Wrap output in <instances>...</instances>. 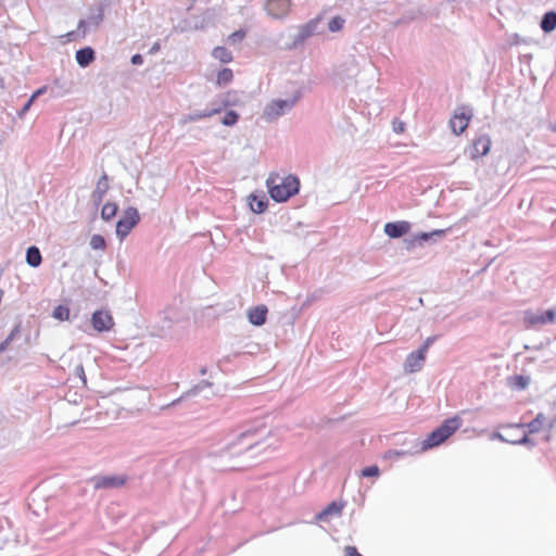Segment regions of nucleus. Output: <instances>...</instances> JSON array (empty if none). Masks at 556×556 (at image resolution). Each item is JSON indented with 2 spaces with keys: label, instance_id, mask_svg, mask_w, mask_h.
I'll return each mask as SVG.
<instances>
[{
  "label": "nucleus",
  "instance_id": "nucleus-1",
  "mask_svg": "<svg viewBox=\"0 0 556 556\" xmlns=\"http://www.w3.org/2000/svg\"><path fill=\"white\" fill-rule=\"evenodd\" d=\"M268 193L276 202H285L292 195L296 194L300 189V180L298 177L289 175L280 178L278 175H269L266 180Z\"/></svg>",
  "mask_w": 556,
  "mask_h": 556
},
{
  "label": "nucleus",
  "instance_id": "nucleus-2",
  "mask_svg": "<svg viewBox=\"0 0 556 556\" xmlns=\"http://www.w3.org/2000/svg\"><path fill=\"white\" fill-rule=\"evenodd\" d=\"M302 91L298 90L294 96L287 100L275 99L267 103L263 110L262 118L267 123L276 122L280 116L290 112L301 99Z\"/></svg>",
  "mask_w": 556,
  "mask_h": 556
},
{
  "label": "nucleus",
  "instance_id": "nucleus-3",
  "mask_svg": "<svg viewBox=\"0 0 556 556\" xmlns=\"http://www.w3.org/2000/svg\"><path fill=\"white\" fill-rule=\"evenodd\" d=\"M359 73V66L354 58H351L343 62L334 73L336 84L348 87L354 83V79Z\"/></svg>",
  "mask_w": 556,
  "mask_h": 556
},
{
  "label": "nucleus",
  "instance_id": "nucleus-4",
  "mask_svg": "<svg viewBox=\"0 0 556 556\" xmlns=\"http://www.w3.org/2000/svg\"><path fill=\"white\" fill-rule=\"evenodd\" d=\"M140 216L135 207H127L123 216L116 223V236L123 240L139 223Z\"/></svg>",
  "mask_w": 556,
  "mask_h": 556
},
{
  "label": "nucleus",
  "instance_id": "nucleus-5",
  "mask_svg": "<svg viewBox=\"0 0 556 556\" xmlns=\"http://www.w3.org/2000/svg\"><path fill=\"white\" fill-rule=\"evenodd\" d=\"M473 116L472 109L468 105H462L456 109L453 117L450 119V126L455 135H460L468 126V122Z\"/></svg>",
  "mask_w": 556,
  "mask_h": 556
},
{
  "label": "nucleus",
  "instance_id": "nucleus-6",
  "mask_svg": "<svg viewBox=\"0 0 556 556\" xmlns=\"http://www.w3.org/2000/svg\"><path fill=\"white\" fill-rule=\"evenodd\" d=\"M321 23L323 17L318 15L306 24L300 26L298 33L294 35L293 43L299 45L314 35L324 33L325 27L321 26Z\"/></svg>",
  "mask_w": 556,
  "mask_h": 556
},
{
  "label": "nucleus",
  "instance_id": "nucleus-7",
  "mask_svg": "<svg viewBox=\"0 0 556 556\" xmlns=\"http://www.w3.org/2000/svg\"><path fill=\"white\" fill-rule=\"evenodd\" d=\"M227 105V102H223L220 105H216L215 103H212V108L210 109H204V110H197L192 113H189V114H186L184 115L180 121H179V124L180 125H186L187 123H190V122H197V121H200L202 118H207V117H211L215 114H218L222 112V110Z\"/></svg>",
  "mask_w": 556,
  "mask_h": 556
},
{
  "label": "nucleus",
  "instance_id": "nucleus-8",
  "mask_svg": "<svg viewBox=\"0 0 556 556\" xmlns=\"http://www.w3.org/2000/svg\"><path fill=\"white\" fill-rule=\"evenodd\" d=\"M91 325L98 332L110 331L114 327V319L109 311L99 309L92 314Z\"/></svg>",
  "mask_w": 556,
  "mask_h": 556
},
{
  "label": "nucleus",
  "instance_id": "nucleus-9",
  "mask_svg": "<svg viewBox=\"0 0 556 556\" xmlns=\"http://www.w3.org/2000/svg\"><path fill=\"white\" fill-rule=\"evenodd\" d=\"M128 478L124 475L118 476H97L92 478L96 489H115L126 484Z\"/></svg>",
  "mask_w": 556,
  "mask_h": 556
},
{
  "label": "nucleus",
  "instance_id": "nucleus-10",
  "mask_svg": "<svg viewBox=\"0 0 556 556\" xmlns=\"http://www.w3.org/2000/svg\"><path fill=\"white\" fill-rule=\"evenodd\" d=\"M490 148H491L490 137L488 135H480L473 140L472 146L469 149V156L472 160H475L479 156H484L489 153Z\"/></svg>",
  "mask_w": 556,
  "mask_h": 556
},
{
  "label": "nucleus",
  "instance_id": "nucleus-11",
  "mask_svg": "<svg viewBox=\"0 0 556 556\" xmlns=\"http://www.w3.org/2000/svg\"><path fill=\"white\" fill-rule=\"evenodd\" d=\"M265 9L271 17L282 18L289 12L290 0H267Z\"/></svg>",
  "mask_w": 556,
  "mask_h": 556
},
{
  "label": "nucleus",
  "instance_id": "nucleus-12",
  "mask_svg": "<svg viewBox=\"0 0 556 556\" xmlns=\"http://www.w3.org/2000/svg\"><path fill=\"white\" fill-rule=\"evenodd\" d=\"M462 424L463 420L459 416H453L448 419H445L443 424L437 429L440 431L441 435L446 441L460 428Z\"/></svg>",
  "mask_w": 556,
  "mask_h": 556
},
{
  "label": "nucleus",
  "instance_id": "nucleus-13",
  "mask_svg": "<svg viewBox=\"0 0 556 556\" xmlns=\"http://www.w3.org/2000/svg\"><path fill=\"white\" fill-rule=\"evenodd\" d=\"M426 355H424L418 350L415 352H412L407 355L405 363H404V369L406 372H416L419 371L425 363Z\"/></svg>",
  "mask_w": 556,
  "mask_h": 556
},
{
  "label": "nucleus",
  "instance_id": "nucleus-14",
  "mask_svg": "<svg viewBox=\"0 0 556 556\" xmlns=\"http://www.w3.org/2000/svg\"><path fill=\"white\" fill-rule=\"evenodd\" d=\"M410 229V224L408 222H393L387 223L384 225V232L393 239L401 238L406 235Z\"/></svg>",
  "mask_w": 556,
  "mask_h": 556
},
{
  "label": "nucleus",
  "instance_id": "nucleus-15",
  "mask_svg": "<svg viewBox=\"0 0 556 556\" xmlns=\"http://www.w3.org/2000/svg\"><path fill=\"white\" fill-rule=\"evenodd\" d=\"M523 324L526 328H535L549 324L546 318V311L542 313L526 311L523 315Z\"/></svg>",
  "mask_w": 556,
  "mask_h": 556
},
{
  "label": "nucleus",
  "instance_id": "nucleus-16",
  "mask_svg": "<svg viewBox=\"0 0 556 556\" xmlns=\"http://www.w3.org/2000/svg\"><path fill=\"white\" fill-rule=\"evenodd\" d=\"M267 313L268 309L265 305L254 306L248 312L249 321L254 326H262L266 321Z\"/></svg>",
  "mask_w": 556,
  "mask_h": 556
},
{
  "label": "nucleus",
  "instance_id": "nucleus-17",
  "mask_svg": "<svg viewBox=\"0 0 556 556\" xmlns=\"http://www.w3.org/2000/svg\"><path fill=\"white\" fill-rule=\"evenodd\" d=\"M109 190L108 176L104 173L98 180L97 187L91 194V200L94 205H99L103 200V197Z\"/></svg>",
  "mask_w": 556,
  "mask_h": 556
},
{
  "label": "nucleus",
  "instance_id": "nucleus-18",
  "mask_svg": "<svg viewBox=\"0 0 556 556\" xmlns=\"http://www.w3.org/2000/svg\"><path fill=\"white\" fill-rule=\"evenodd\" d=\"M256 433V429L245 430L236 437V441L232 444H243L244 450L251 448L257 443Z\"/></svg>",
  "mask_w": 556,
  "mask_h": 556
},
{
  "label": "nucleus",
  "instance_id": "nucleus-19",
  "mask_svg": "<svg viewBox=\"0 0 556 556\" xmlns=\"http://www.w3.org/2000/svg\"><path fill=\"white\" fill-rule=\"evenodd\" d=\"M446 230H443V229H437V230H433L431 232H421L419 235H417L408 244V249L410 247H414L415 243H419L421 244L422 242H427L429 240H438V239H441L444 237Z\"/></svg>",
  "mask_w": 556,
  "mask_h": 556
},
{
  "label": "nucleus",
  "instance_id": "nucleus-20",
  "mask_svg": "<svg viewBox=\"0 0 556 556\" xmlns=\"http://www.w3.org/2000/svg\"><path fill=\"white\" fill-rule=\"evenodd\" d=\"M75 58L79 66L87 67L94 60V51L90 47H85L76 51Z\"/></svg>",
  "mask_w": 556,
  "mask_h": 556
},
{
  "label": "nucleus",
  "instance_id": "nucleus-21",
  "mask_svg": "<svg viewBox=\"0 0 556 556\" xmlns=\"http://www.w3.org/2000/svg\"><path fill=\"white\" fill-rule=\"evenodd\" d=\"M445 442L438 429L431 431L421 443V450L427 451Z\"/></svg>",
  "mask_w": 556,
  "mask_h": 556
},
{
  "label": "nucleus",
  "instance_id": "nucleus-22",
  "mask_svg": "<svg viewBox=\"0 0 556 556\" xmlns=\"http://www.w3.org/2000/svg\"><path fill=\"white\" fill-rule=\"evenodd\" d=\"M250 207L254 213L261 214L265 212L268 205V200L265 194L256 195L251 194L250 195Z\"/></svg>",
  "mask_w": 556,
  "mask_h": 556
},
{
  "label": "nucleus",
  "instance_id": "nucleus-23",
  "mask_svg": "<svg viewBox=\"0 0 556 556\" xmlns=\"http://www.w3.org/2000/svg\"><path fill=\"white\" fill-rule=\"evenodd\" d=\"M102 21H103V12L101 9H98L97 12L90 14L86 21L81 20L79 22L78 30H83L85 33L86 25L98 27Z\"/></svg>",
  "mask_w": 556,
  "mask_h": 556
},
{
  "label": "nucleus",
  "instance_id": "nucleus-24",
  "mask_svg": "<svg viewBox=\"0 0 556 556\" xmlns=\"http://www.w3.org/2000/svg\"><path fill=\"white\" fill-rule=\"evenodd\" d=\"M540 26L544 33H552L556 28V11L546 12L541 20Z\"/></svg>",
  "mask_w": 556,
  "mask_h": 556
},
{
  "label": "nucleus",
  "instance_id": "nucleus-25",
  "mask_svg": "<svg viewBox=\"0 0 556 556\" xmlns=\"http://www.w3.org/2000/svg\"><path fill=\"white\" fill-rule=\"evenodd\" d=\"M343 505L337 502L330 503L327 507H325L318 515L317 519L326 520L329 516L340 515L342 511Z\"/></svg>",
  "mask_w": 556,
  "mask_h": 556
},
{
  "label": "nucleus",
  "instance_id": "nucleus-26",
  "mask_svg": "<svg viewBox=\"0 0 556 556\" xmlns=\"http://www.w3.org/2000/svg\"><path fill=\"white\" fill-rule=\"evenodd\" d=\"M42 261L41 253L39 249L35 245H31L26 251V262L31 267H37L40 265Z\"/></svg>",
  "mask_w": 556,
  "mask_h": 556
},
{
  "label": "nucleus",
  "instance_id": "nucleus-27",
  "mask_svg": "<svg viewBox=\"0 0 556 556\" xmlns=\"http://www.w3.org/2000/svg\"><path fill=\"white\" fill-rule=\"evenodd\" d=\"M508 383L513 389L525 390L530 383V378L523 375H516L508 379Z\"/></svg>",
  "mask_w": 556,
  "mask_h": 556
},
{
  "label": "nucleus",
  "instance_id": "nucleus-28",
  "mask_svg": "<svg viewBox=\"0 0 556 556\" xmlns=\"http://www.w3.org/2000/svg\"><path fill=\"white\" fill-rule=\"evenodd\" d=\"M507 431H519L520 434L517 437V438H505L506 441L513 443V444H516V443H523L526 442L528 439H527V432L525 430V426L522 425H517V426H511V427H507L506 428Z\"/></svg>",
  "mask_w": 556,
  "mask_h": 556
},
{
  "label": "nucleus",
  "instance_id": "nucleus-29",
  "mask_svg": "<svg viewBox=\"0 0 556 556\" xmlns=\"http://www.w3.org/2000/svg\"><path fill=\"white\" fill-rule=\"evenodd\" d=\"M118 206L115 203L108 202L101 210V217L103 220H111L117 213Z\"/></svg>",
  "mask_w": 556,
  "mask_h": 556
},
{
  "label": "nucleus",
  "instance_id": "nucleus-30",
  "mask_svg": "<svg viewBox=\"0 0 556 556\" xmlns=\"http://www.w3.org/2000/svg\"><path fill=\"white\" fill-rule=\"evenodd\" d=\"M213 56L220 60L223 63H228L232 60V54L224 47H216L213 50Z\"/></svg>",
  "mask_w": 556,
  "mask_h": 556
},
{
  "label": "nucleus",
  "instance_id": "nucleus-31",
  "mask_svg": "<svg viewBox=\"0 0 556 556\" xmlns=\"http://www.w3.org/2000/svg\"><path fill=\"white\" fill-rule=\"evenodd\" d=\"M232 78H233L232 71L230 68H223L217 74L216 83L219 86H225V85L229 84L232 80Z\"/></svg>",
  "mask_w": 556,
  "mask_h": 556
},
{
  "label": "nucleus",
  "instance_id": "nucleus-32",
  "mask_svg": "<svg viewBox=\"0 0 556 556\" xmlns=\"http://www.w3.org/2000/svg\"><path fill=\"white\" fill-rule=\"evenodd\" d=\"M52 316L60 321L68 320L70 319V309L67 306L59 305L54 308Z\"/></svg>",
  "mask_w": 556,
  "mask_h": 556
},
{
  "label": "nucleus",
  "instance_id": "nucleus-33",
  "mask_svg": "<svg viewBox=\"0 0 556 556\" xmlns=\"http://www.w3.org/2000/svg\"><path fill=\"white\" fill-rule=\"evenodd\" d=\"M344 23V18L341 16H334L328 22L327 27L331 33H336L342 29Z\"/></svg>",
  "mask_w": 556,
  "mask_h": 556
},
{
  "label": "nucleus",
  "instance_id": "nucleus-34",
  "mask_svg": "<svg viewBox=\"0 0 556 556\" xmlns=\"http://www.w3.org/2000/svg\"><path fill=\"white\" fill-rule=\"evenodd\" d=\"M239 119V114L236 111H228L222 119V124L225 126H233Z\"/></svg>",
  "mask_w": 556,
  "mask_h": 556
},
{
  "label": "nucleus",
  "instance_id": "nucleus-35",
  "mask_svg": "<svg viewBox=\"0 0 556 556\" xmlns=\"http://www.w3.org/2000/svg\"><path fill=\"white\" fill-rule=\"evenodd\" d=\"M105 239L101 235H93L90 239V247L93 250H104Z\"/></svg>",
  "mask_w": 556,
  "mask_h": 556
},
{
  "label": "nucleus",
  "instance_id": "nucleus-36",
  "mask_svg": "<svg viewBox=\"0 0 556 556\" xmlns=\"http://www.w3.org/2000/svg\"><path fill=\"white\" fill-rule=\"evenodd\" d=\"M245 35L247 33L243 29L236 30L228 36L227 41L230 45L239 43L244 39Z\"/></svg>",
  "mask_w": 556,
  "mask_h": 556
},
{
  "label": "nucleus",
  "instance_id": "nucleus-37",
  "mask_svg": "<svg viewBox=\"0 0 556 556\" xmlns=\"http://www.w3.org/2000/svg\"><path fill=\"white\" fill-rule=\"evenodd\" d=\"M379 473H380V470H379L378 466H376V465L365 467L361 471L362 477H378Z\"/></svg>",
  "mask_w": 556,
  "mask_h": 556
},
{
  "label": "nucleus",
  "instance_id": "nucleus-38",
  "mask_svg": "<svg viewBox=\"0 0 556 556\" xmlns=\"http://www.w3.org/2000/svg\"><path fill=\"white\" fill-rule=\"evenodd\" d=\"M18 333V326L15 327L11 333L8 336V338L0 343V353L5 351L7 348L9 346V344L12 342V340L14 339V337Z\"/></svg>",
  "mask_w": 556,
  "mask_h": 556
},
{
  "label": "nucleus",
  "instance_id": "nucleus-39",
  "mask_svg": "<svg viewBox=\"0 0 556 556\" xmlns=\"http://www.w3.org/2000/svg\"><path fill=\"white\" fill-rule=\"evenodd\" d=\"M546 318L549 324H556V306L546 309Z\"/></svg>",
  "mask_w": 556,
  "mask_h": 556
},
{
  "label": "nucleus",
  "instance_id": "nucleus-40",
  "mask_svg": "<svg viewBox=\"0 0 556 556\" xmlns=\"http://www.w3.org/2000/svg\"><path fill=\"white\" fill-rule=\"evenodd\" d=\"M392 127L396 134H401L405 129V124L401 121L394 119L392 123Z\"/></svg>",
  "mask_w": 556,
  "mask_h": 556
},
{
  "label": "nucleus",
  "instance_id": "nucleus-41",
  "mask_svg": "<svg viewBox=\"0 0 556 556\" xmlns=\"http://www.w3.org/2000/svg\"><path fill=\"white\" fill-rule=\"evenodd\" d=\"M344 556H363V555L357 552L355 546L349 545V546L344 547Z\"/></svg>",
  "mask_w": 556,
  "mask_h": 556
},
{
  "label": "nucleus",
  "instance_id": "nucleus-42",
  "mask_svg": "<svg viewBox=\"0 0 556 556\" xmlns=\"http://www.w3.org/2000/svg\"><path fill=\"white\" fill-rule=\"evenodd\" d=\"M432 342H433V338H428V339H426V341L424 342V344L421 345V348H420V349H418V351H419V352H421L424 355H426V354H427V352H428V349H429V346L432 344Z\"/></svg>",
  "mask_w": 556,
  "mask_h": 556
},
{
  "label": "nucleus",
  "instance_id": "nucleus-43",
  "mask_svg": "<svg viewBox=\"0 0 556 556\" xmlns=\"http://www.w3.org/2000/svg\"><path fill=\"white\" fill-rule=\"evenodd\" d=\"M528 429H529V432H536L539 430V427H540V421H539V418L532 420L531 422H529L527 425Z\"/></svg>",
  "mask_w": 556,
  "mask_h": 556
},
{
  "label": "nucleus",
  "instance_id": "nucleus-44",
  "mask_svg": "<svg viewBox=\"0 0 556 556\" xmlns=\"http://www.w3.org/2000/svg\"><path fill=\"white\" fill-rule=\"evenodd\" d=\"M405 454L406 453L404 451H389L388 453L384 454V457L394 458V457L404 456Z\"/></svg>",
  "mask_w": 556,
  "mask_h": 556
},
{
  "label": "nucleus",
  "instance_id": "nucleus-45",
  "mask_svg": "<svg viewBox=\"0 0 556 556\" xmlns=\"http://www.w3.org/2000/svg\"><path fill=\"white\" fill-rule=\"evenodd\" d=\"M130 61H131V64H134V65H140L143 62V58L141 54H134L131 56Z\"/></svg>",
  "mask_w": 556,
  "mask_h": 556
},
{
  "label": "nucleus",
  "instance_id": "nucleus-46",
  "mask_svg": "<svg viewBox=\"0 0 556 556\" xmlns=\"http://www.w3.org/2000/svg\"><path fill=\"white\" fill-rule=\"evenodd\" d=\"M33 102H34V99L29 98L27 100V102L24 104V106L22 108L21 114H25L29 110Z\"/></svg>",
  "mask_w": 556,
  "mask_h": 556
},
{
  "label": "nucleus",
  "instance_id": "nucleus-47",
  "mask_svg": "<svg viewBox=\"0 0 556 556\" xmlns=\"http://www.w3.org/2000/svg\"><path fill=\"white\" fill-rule=\"evenodd\" d=\"M160 49H161V45H160V42H157V41H156V42H154V43H153V46L150 48L149 53H150V54H155L156 52H159V51H160Z\"/></svg>",
  "mask_w": 556,
  "mask_h": 556
},
{
  "label": "nucleus",
  "instance_id": "nucleus-48",
  "mask_svg": "<svg viewBox=\"0 0 556 556\" xmlns=\"http://www.w3.org/2000/svg\"><path fill=\"white\" fill-rule=\"evenodd\" d=\"M46 88H39L36 92L33 93V96L30 97L31 99H36L38 96L42 94L45 92Z\"/></svg>",
  "mask_w": 556,
  "mask_h": 556
},
{
  "label": "nucleus",
  "instance_id": "nucleus-49",
  "mask_svg": "<svg viewBox=\"0 0 556 556\" xmlns=\"http://www.w3.org/2000/svg\"><path fill=\"white\" fill-rule=\"evenodd\" d=\"M552 130L556 132V124L552 126Z\"/></svg>",
  "mask_w": 556,
  "mask_h": 556
}]
</instances>
